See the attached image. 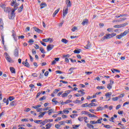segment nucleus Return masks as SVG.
<instances>
[{"mask_svg": "<svg viewBox=\"0 0 129 129\" xmlns=\"http://www.w3.org/2000/svg\"><path fill=\"white\" fill-rule=\"evenodd\" d=\"M5 58L8 61V62H10V63H14V60L12 59L10 55L8 54V53L5 52Z\"/></svg>", "mask_w": 129, "mask_h": 129, "instance_id": "obj_1", "label": "nucleus"}, {"mask_svg": "<svg viewBox=\"0 0 129 129\" xmlns=\"http://www.w3.org/2000/svg\"><path fill=\"white\" fill-rule=\"evenodd\" d=\"M127 23H125L122 24H120V25H116L115 26H114V28H115L116 29H118V28H123L124 27H125V26H127Z\"/></svg>", "mask_w": 129, "mask_h": 129, "instance_id": "obj_2", "label": "nucleus"}, {"mask_svg": "<svg viewBox=\"0 0 129 129\" xmlns=\"http://www.w3.org/2000/svg\"><path fill=\"white\" fill-rule=\"evenodd\" d=\"M16 14H15V10H13L11 13L9 14V18L10 20H14L15 19V16Z\"/></svg>", "mask_w": 129, "mask_h": 129, "instance_id": "obj_3", "label": "nucleus"}, {"mask_svg": "<svg viewBox=\"0 0 129 129\" xmlns=\"http://www.w3.org/2000/svg\"><path fill=\"white\" fill-rule=\"evenodd\" d=\"M105 96H106V101H109V100H110V97L111 96V92L107 93L106 94H105Z\"/></svg>", "mask_w": 129, "mask_h": 129, "instance_id": "obj_4", "label": "nucleus"}, {"mask_svg": "<svg viewBox=\"0 0 129 129\" xmlns=\"http://www.w3.org/2000/svg\"><path fill=\"white\" fill-rule=\"evenodd\" d=\"M1 39H2V44L4 45V48L5 51H8V49H7V47H6V45H5V38L4 37V36L3 34L1 35Z\"/></svg>", "mask_w": 129, "mask_h": 129, "instance_id": "obj_5", "label": "nucleus"}, {"mask_svg": "<svg viewBox=\"0 0 129 129\" xmlns=\"http://www.w3.org/2000/svg\"><path fill=\"white\" fill-rule=\"evenodd\" d=\"M71 92V91L68 90L65 92L63 94L61 95L62 97H67L68 96V94H69Z\"/></svg>", "mask_w": 129, "mask_h": 129, "instance_id": "obj_6", "label": "nucleus"}, {"mask_svg": "<svg viewBox=\"0 0 129 129\" xmlns=\"http://www.w3.org/2000/svg\"><path fill=\"white\" fill-rule=\"evenodd\" d=\"M68 7H67L65 10H63L62 14H63V18H65L66 17V15L68 14Z\"/></svg>", "mask_w": 129, "mask_h": 129, "instance_id": "obj_7", "label": "nucleus"}, {"mask_svg": "<svg viewBox=\"0 0 129 129\" xmlns=\"http://www.w3.org/2000/svg\"><path fill=\"white\" fill-rule=\"evenodd\" d=\"M66 4L67 5V8H70L72 6L70 0H66Z\"/></svg>", "mask_w": 129, "mask_h": 129, "instance_id": "obj_8", "label": "nucleus"}, {"mask_svg": "<svg viewBox=\"0 0 129 129\" xmlns=\"http://www.w3.org/2000/svg\"><path fill=\"white\" fill-rule=\"evenodd\" d=\"M111 38V37L110 36V34H106L105 36H104L101 39L102 41H104L105 39H110Z\"/></svg>", "mask_w": 129, "mask_h": 129, "instance_id": "obj_9", "label": "nucleus"}, {"mask_svg": "<svg viewBox=\"0 0 129 129\" xmlns=\"http://www.w3.org/2000/svg\"><path fill=\"white\" fill-rule=\"evenodd\" d=\"M53 48H54V45L49 44L46 48L47 51H51Z\"/></svg>", "mask_w": 129, "mask_h": 129, "instance_id": "obj_10", "label": "nucleus"}, {"mask_svg": "<svg viewBox=\"0 0 129 129\" xmlns=\"http://www.w3.org/2000/svg\"><path fill=\"white\" fill-rule=\"evenodd\" d=\"M14 55L15 57H19V50L18 48H16L14 51Z\"/></svg>", "mask_w": 129, "mask_h": 129, "instance_id": "obj_11", "label": "nucleus"}, {"mask_svg": "<svg viewBox=\"0 0 129 129\" xmlns=\"http://www.w3.org/2000/svg\"><path fill=\"white\" fill-rule=\"evenodd\" d=\"M46 113H47V111L40 112L39 115L38 116V117H39L40 118L43 117V116H44V115H45V114H46Z\"/></svg>", "mask_w": 129, "mask_h": 129, "instance_id": "obj_12", "label": "nucleus"}, {"mask_svg": "<svg viewBox=\"0 0 129 129\" xmlns=\"http://www.w3.org/2000/svg\"><path fill=\"white\" fill-rule=\"evenodd\" d=\"M60 58L59 57L55 58L54 60L51 61V65H55L57 62V61H59Z\"/></svg>", "mask_w": 129, "mask_h": 129, "instance_id": "obj_13", "label": "nucleus"}, {"mask_svg": "<svg viewBox=\"0 0 129 129\" xmlns=\"http://www.w3.org/2000/svg\"><path fill=\"white\" fill-rule=\"evenodd\" d=\"M34 30H35V32H37V33H42L43 31H42L41 30H40V29L36 27H33Z\"/></svg>", "mask_w": 129, "mask_h": 129, "instance_id": "obj_14", "label": "nucleus"}, {"mask_svg": "<svg viewBox=\"0 0 129 129\" xmlns=\"http://www.w3.org/2000/svg\"><path fill=\"white\" fill-rule=\"evenodd\" d=\"M87 24H88V19H84L82 23V25H83V26H85V25H87Z\"/></svg>", "mask_w": 129, "mask_h": 129, "instance_id": "obj_15", "label": "nucleus"}, {"mask_svg": "<svg viewBox=\"0 0 129 129\" xmlns=\"http://www.w3.org/2000/svg\"><path fill=\"white\" fill-rule=\"evenodd\" d=\"M84 91V89H81V90H78V92H79V93H81V96H83V95H84V94H85V92H83Z\"/></svg>", "mask_w": 129, "mask_h": 129, "instance_id": "obj_16", "label": "nucleus"}, {"mask_svg": "<svg viewBox=\"0 0 129 129\" xmlns=\"http://www.w3.org/2000/svg\"><path fill=\"white\" fill-rule=\"evenodd\" d=\"M47 122H48V119H45L42 122H40V124H41L40 126H42V125H45V124L47 123Z\"/></svg>", "mask_w": 129, "mask_h": 129, "instance_id": "obj_17", "label": "nucleus"}, {"mask_svg": "<svg viewBox=\"0 0 129 129\" xmlns=\"http://www.w3.org/2000/svg\"><path fill=\"white\" fill-rule=\"evenodd\" d=\"M128 30H125L124 32L121 33V34L122 35V37H124V36H126L127 34H128Z\"/></svg>", "mask_w": 129, "mask_h": 129, "instance_id": "obj_18", "label": "nucleus"}, {"mask_svg": "<svg viewBox=\"0 0 129 129\" xmlns=\"http://www.w3.org/2000/svg\"><path fill=\"white\" fill-rule=\"evenodd\" d=\"M4 12L6 13H10V12H11V9L9 7H5L4 9Z\"/></svg>", "mask_w": 129, "mask_h": 129, "instance_id": "obj_19", "label": "nucleus"}, {"mask_svg": "<svg viewBox=\"0 0 129 129\" xmlns=\"http://www.w3.org/2000/svg\"><path fill=\"white\" fill-rule=\"evenodd\" d=\"M59 11H60V9H57L56 11H54V12L53 13L52 16L53 17H55V16H56V15L57 14H58V13H59Z\"/></svg>", "mask_w": 129, "mask_h": 129, "instance_id": "obj_20", "label": "nucleus"}, {"mask_svg": "<svg viewBox=\"0 0 129 129\" xmlns=\"http://www.w3.org/2000/svg\"><path fill=\"white\" fill-rule=\"evenodd\" d=\"M87 107H91L92 106H96V104L94 103H91L89 104L87 106Z\"/></svg>", "mask_w": 129, "mask_h": 129, "instance_id": "obj_21", "label": "nucleus"}, {"mask_svg": "<svg viewBox=\"0 0 129 129\" xmlns=\"http://www.w3.org/2000/svg\"><path fill=\"white\" fill-rule=\"evenodd\" d=\"M91 47V44H90V42L89 41H88V44L85 47L86 49H90V47Z\"/></svg>", "mask_w": 129, "mask_h": 129, "instance_id": "obj_22", "label": "nucleus"}, {"mask_svg": "<svg viewBox=\"0 0 129 129\" xmlns=\"http://www.w3.org/2000/svg\"><path fill=\"white\" fill-rule=\"evenodd\" d=\"M126 20V18H120L119 20H117L116 21V23H119V22H122V21H125Z\"/></svg>", "mask_w": 129, "mask_h": 129, "instance_id": "obj_23", "label": "nucleus"}, {"mask_svg": "<svg viewBox=\"0 0 129 129\" xmlns=\"http://www.w3.org/2000/svg\"><path fill=\"white\" fill-rule=\"evenodd\" d=\"M10 71L12 73H16V70L13 67H10Z\"/></svg>", "mask_w": 129, "mask_h": 129, "instance_id": "obj_24", "label": "nucleus"}, {"mask_svg": "<svg viewBox=\"0 0 129 129\" xmlns=\"http://www.w3.org/2000/svg\"><path fill=\"white\" fill-rule=\"evenodd\" d=\"M45 7H47V5L45 3H41L40 5V9H43Z\"/></svg>", "mask_w": 129, "mask_h": 129, "instance_id": "obj_25", "label": "nucleus"}, {"mask_svg": "<svg viewBox=\"0 0 129 129\" xmlns=\"http://www.w3.org/2000/svg\"><path fill=\"white\" fill-rule=\"evenodd\" d=\"M61 42L64 44H67V43H68V40L65 38H62L61 39Z\"/></svg>", "mask_w": 129, "mask_h": 129, "instance_id": "obj_26", "label": "nucleus"}, {"mask_svg": "<svg viewBox=\"0 0 129 129\" xmlns=\"http://www.w3.org/2000/svg\"><path fill=\"white\" fill-rule=\"evenodd\" d=\"M74 69H75V68H71L69 69V71H70L69 74H72V73H73V71L74 70Z\"/></svg>", "mask_w": 129, "mask_h": 129, "instance_id": "obj_27", "label": "nucleus"}, {"mask_svg": "<svg viewBox=\"0 0 129 129\" xmlns=\"http://www.w3.org/2000/svg\"><path fill=\"white\" fill-rule=\"evenodd\" d=\"M19 6V4H17L16 3V4L14 5V9L13 10V11H15L16 12V10H18V6Z\"/></svg>", "mask_w": 129, "mask_h": 129, "instance_id": "obj_28", "label": "nucleus"}, {"mask_svg": "<svg viewBox=\"0 0 129 129\" xmlns=\"http://www.w3.org/2000/svg\"><path fill=\"white\" fill-rule=\"evenodd\" d=\"M3 101L5 103H6V105H8L9 104V99L4 98Z\"/></svg>", "mask_w": 129, "mask_h": 129, "instance_id": "obj_29", "label": "nucleus"}, {"mask_svg": "<svg viewBox=\"0 0 129 129\" xmlns=\"http://www.w3.org/2000/svg\"><path fill=\"white\" fill-rule=\"evenodd\" d=\"M87 126H88V127H89V128H94V126H93V125H91L89 123H88L87 124Z\"/></svg>", "mask_w": 129, "mask_h": 129, "instance_id": "obj_30", "label": "nucleus"}, {"mask_svg": "<svg viewBox=\"0 0 129 129\" xmlns=\"http://www.w3.org/2000/svg\"><path fill=\"white\" fill-rule=\"evenodd\" d=\"M41 106H42V105H37L36 106H33L32 107V108H35V109H37L39 108V107H41Z\"/></svg>", "mask_w": 129, "mask_h": 129, "instance_id": "obj_31", "label": "nucleus"}, {"mask_svg": "<svg viewBox=\"0 0 129 129\" xmlns=\"http://www.w3.org/2000/svg\"><path fill=\"white\" fill-rule=\"evenodd\" d=\"M17 1L16 0H12V2H11V6L12 7H14V6H15L16 5V3Z\"/></svg>", "mask_w": 129, "mask_h": 129, "instance_id": "obj_32", "label": "nucleus"}, {"mask_svg": "<svg viewBox=\"0 0 129 129\" xmlns=\"http://www.w3.org/2000/svg\"><path fill=\"white\" fill-rule=\"evenodd\" d=\"M40 50L41 51V53H42V54H45L46 53V51H45V50L43 47H40Z\"/></svg>", "mask_w": 129, "mask_h": 129, "instance_id": "obj_33", "label": "nucleus"}, {"mask_svg": "<svg viewBox=\"0 0 129 129\" xmlns=\"http://www.w3.org/2000/svg\"><path fill=\"white\" fill-rule=\"evenodd\" d=\"M78 119L79 121H83L84 120V117H79Z\"/></svg>", "mask_w": 129, "mask_h": 129, "instance_id": "obj_34", "label": "nucleus"}, {"mask_svg": "<svg viewBox=\"0 0 129 129\" xmlns=\"http://www.w3.org/2000/svg\"><path fill=\"white\" fill-rule=\"evenodd\" d=\"M107 88H108V89L109 90L111 89V88H112V86L111 85V84H108L107 86Z\"/></svg>", "mask_w": 129, "mask_h": 129, "instance_id": "obj_35", "label": "nucleus"}, {"mask_svg": "<svg viewBox=\"0 0 129 129\" xmlns=\"http://www.w3.org/2000/svg\"><path fill=\"white\" fill-rule=\"evenodd\" d=\"M118 99H119L118 97H115L112 98V100H113V101H116L117 100H118Z\"/></svg>", "mask_w": 129, "mask_h": 129, "instance_id": "obj_36", "label": "nucleus"}, {"mask_svg": "<svg viewBox=\"0 0 129 129\" xmlns=\"http://www.w3.org/2000/svg\"><path fill=\"white\" fill-rule=\"evenodd\" d=\"M48 114L50 115L52 113V112H54V109H51L48 111Z\"/></svg>", "mask_w": 129, "mask_h": 129, "instance_id": "obj_37", "label": "nucleus"}, {"mask_svg": "<svg viewBox=\"0 0 129 129\" xmlns=\"http://www.w3.org/2000/svg\"><path fill=\"white\" fill-rule=\"evenodd\" d=\"M122 35H121V33L119 35H118L116 36V39H121L122 38Z\"/></svg>", "mask_w": 129, "mask_h": 129, "instance_id": "obj_38", "label": "nucleus"}, {"mask_svg": "<svg viewBox=\"0 0 129 129\" xmlns=\"http://www.w3.org/2000/svg\"><path fill=\"white\" fill-rule=\"evenodd\" d=\"M71 102H72V100H66V101H65L64 102V103H65V104H67L70 103Z\"/></svg>", "mask_w": 129, "mask_h": 129, "instance_id": "obj_39", "label": "nucleus"}, {"mask_svg": "<svg viewBox=\"0 0 129 129\" xmlns=\"http://www.w3.org/2000/svg\"><path fill=\"white\" fill-rule=\"evenodd\" d=\"M77 30H78V28L77 27H76V26H74L72 29V31L73 32H75V31H77Z\"/></svg>", "mask_w": 129, "mask_h": 129, "instance_id": "obj_40", "label": "nucleus"}, {"mask_svg": "<svg viewBox=\"0 0 129 129\" xmlns=\"http://www.w3.org/2000/svg\"><path fill=\"white\" fill-rule=\"evenodd\" d=\"M89 112H87L86 111H82V114H89Z\"/></svg>", "mask_w": 129, "mask_h": 129, "instance_id": "obj_41", "label": "nucleus"}, {"mask_svg": "<svg viewBox=\"0 0 129 129\" xmlns=\"http://www.w3.org/2000/svg\"><path fill=\"white\" fill-rule=\"evenodd\" d=\"M103 110V107H98L97 108V111H99V110Z\"/></svg>", "mask_w": 129, "mask_h": 129, "instance_id": "obj_42", "label": "nucleus"}, {"mask_svg": "<svg viewBox=\"0 0 129 129\" xmlns=\"http://www.w3.org/2000/svg\"><path fill=\"white\" fill-rule=\"evenodd\" d=\"M8 99L9 100H10V101H12V100H14V99H15V97L13 96H10L9 97Z\"/></svg>", "mask_w": 129, "mask_h": 129, "instance_id": "obj_43", "label": "nucleus"}, {"mask_svg": "<svg viewBox=\"0 0 129 129\" xmlns=\"http://www.w3.org/2000/svg\"><path fill=\"white\" fill-rule=\"evenodd\" d=\"M77 114H72L70 115V117L72 118H75V116H77Z\"/></svg>", "mask_w": 129, "mask_h": 129, "instance_id": "obj_44", "label": "nucleus"}, {"mask_svg": "<svg viewBox=\"0 0 129 129\" xmlns=\"http://www.w3.org/2000/svg\"><path fill=\"white\" fill-rule=\"evenodd\" d=\"M4 25V21H3L2 19H0V25L1 27H3V25Z\"/></svg>", "mask_w": 129, "mask_h": 129, "instance_id": "obj_45", "label": "nucleus"}, {"mask_svg": "<svg viewBox=\"0 0 129 129\" xmlns=\"http://www.w3.org/2000/svg\"><path fill=\"white\" fill-rule=\"evenodd\" d=\"M104 86H98L97 87V89H104Z\"/></svg>", "mask_w": 129, "mask_h": 129, "instance_id": "obj_46", "label": "nucleus"}, {"mask_svg": "<svg viewBox=\"0 0 129 129\" xmlns=\"http://www.w3.org/2000/svg\"><path fill=\"white\" fill-rule=\"evenodd\" d=\"M45 99H46V97L43 96L42 97L39 98V101H42V100H45Z\"/></svg>", "mask_w": 129, "mask_h": 129, "instance_id": "obj_47", "label": "nucleus"}, {"mask_svg": "<svg viewBox=\"0 0 129 129\" xmlns=\"http://www.w3.org/2000/svg\"><path fill=\"white\" fill-rule=\"evenodd\" d=\"M34 122H35V123H40V122H41V121H42V120H35L34 121Z\"/></svg>", "mask_w": 129, "mask_h": 129, "instance_id": "obj_48", "label": "nucleus"}, {"mask_svg": "<svg viewBox=\"0 0 129 129\" xmlns=\"http://www.w3.org/2000/svg\"><path fill=\"white\" fill-rule=\"evenodd\" d=\"M90 123H91V124H95L96 123V121L95 120H91L90 121Z\"/></svg>", "mask_w": 129, "mask_h": 129, "instance_id": "obj_49", "label": "nucleus"}, {"mask_svg": "<svg viewBox=\"0 0 129 129\" xmlns=\"http://www.w3.org/2000/svg\"><path fill=\"white\" fill-rule=\"evenodd\" d=\"M87 105H88V103H87L83 104L82 105V107H87Z\"/></svg>", "mask_w": 129, "mask_h": 129, "instance_id": "obj_50", "label": "nucleus"}, {"mask_svg": "<svg viewBox=\"0 0 129 129\" xmlns=\"http://www.w3.org/2000/svg\"><path fill=\"white\" fill-rule=\"evenodd\" d=\"M52 102H54L55 104H57V103H58V101H56V99L53 98L52 100Z\"/></svg>", "mask_w": 129, "mask_h": 129, "instance_id": "obj_51", "label": "nucleus"}, {"mask_svg": "<svg viewBox=\"0 0 129 129\" xmlns=\"http://www.w3.org/2000/svg\"><path fill=\"white\" fill-rule=\"evenodd\" d=\"M28 43H30V45H33V43H34V40L33 39H30L28 41Z\"/></svg>", "mask_w": 129, "mask_h": 129, "instance_id": "obj_52", "label": "nucleus"}, {"mask_svg": "<svg viewBox=\"0 0 129 129\" xmlns=\"http://www.w3.org/2000/svg\"><path fill=\"white\" fill-rule=\"evenodd\" d=\"M37 112H41L42 111V108H38L36 109Z\"/></svg>", "mask_w": 129, "mask_h": 129, "instance_id": "obj_53", "label": "nucleus"}, {"mask_svg": "<svg viewBox=\"0 0 129 129\" xmlns=\"http://www.w3.org/2000/svg\"><path fill=\"white\" fill-rule=\"evenodd\" d=\"M42 41H43V42H45V43H48V42H49V40H48V38L43 39Z\"/></svg>", "mask_w": 129, "mask_h": 129, "instance_id": "obj_54", "label": "nucleus"}, {"mask_svg": "<svg viewBox=\"0 0 129 129\" xmlns=\"http://www.w3.org/2000/svg\"><path fill=\"white\" fill-rule=\"evenodd\" d=\"M24 66H26V67H30V64L28 62H25V64Z\"/></svg>", "mask_w": 129, "mask_h": 129, "instance_id": "obj_55", "label": "nucleus"}, {"mask_svg": "<svg viewBox=\"0 0 129 129\" xmlns=\"http://www.w3.org/2000/svg\"><path fill=\"white\" fill-rule=\"evenodd\" d=\"M48 42L49 41L50 43H53V38H48Z\"/></svg>", "mask_w": 129, "mask_h": 129, "instance_id": "obj_56", "label": "nucleus"}, {"mask_svg": "<svg viewBox=\"0 0 129 129\" xmlns=\"http://www.w3.org/2000/svg\"><path fill=\"white\" fill-rule=\"evenodd\" d=\"M110 35L111 36V38H113V37H115V36H116V33H112Z\"/></svg>", "mask_w": 129, "mask_h": 129, "instance_id": "obj_57", "label": "nucleus"}, {"mask_svg": "<svg viewBox=\"0 0 129 129\" xmlns=\"http://www.w3.org/2000/svg\"><path fill=\"white\" fill-rule=\"evenodd\" d=\"M74 52L76 54H79V53H80V51L78 50H75L74 51Z\"/></svg>", "mask_w": 129, "mask_h": 129, "instance_id": "obj_58", "label": "nucleus"}, {"mask_svg": "<svg viewBox=\"0 0 129 129\" xmlns=\"http://www.w3.org/2000/svg\"><path fill=\"white\" fill-rule=\"evenodd\" d=\"M32 76H33V77H38V74L36 73H33L32 74Z\"/></svg>", "mask_w": 129, "mask_h": 129, "instance_id": "obj_59", "label": "nucleus"}, {"mask_svg": "<svg viewBox=\"0 0 129 129\" xmlns=\"http://www.w3.org/2000/svg\"><path fill=\"white\" fill-rule=\"evenodd\" d=\"M104 127L106 128H110V125H104Z\"/></svg>", "mask_w": 129, "mask_h": 129, "instance_id": "obj_60", "label": "nucleus"}, {"mask_svg": "<svg viewBox=\"0 0 129 129\" xmlns=\"http://www.w3.org/2000/svg\"><path fill=\"white\" fill-rule=\"evenodd\" d=\"M85 74H87V75H90V74H92V72H86Z\"/></svg>", "mask_w": 129, "mask_h": 129, "instance_id": "obj_61", "label": "nucleus"}, {"mask_svg": "<svg viewBox=\"0 0 129 129\" xmlns=\"http://www.w3.org/2000/svg\"><path fill=\"white\" fill-rule=\"evenodd\" d=\"M61 117H58L57 118H56L54 121H58V120H61Z\"/></svg>", "mask_w": 129, "mask_h": 129, "instance_id": "obj_62", "label": "nucleus"}, {"mask_svg": "<svg viewBox=\"0 0 129 129\" xmlns=\"http://www.w3.org/2000/svg\"><path fill=\"white\" fill-rule=\"evenodd\" d=\"M81 102V101L79 100H76L75 101H74V102L75 103H80V102Z\"/></svg>", "mask_w": 129, "mask_h": 129, "instance_id": "obj_63", "label": "nucleus"}, {"mask_svg": "<svg viewBox=\"0 0 129 129\" xmlns=\"http://www.w3.org/2000/svg\"><path fill=\"white\" fill-rule=\"evenodd\" d=\"M124 96V94H121L118 97H119V99L121 97H123Z\"/></svg>", "mask_w": 129, "mask_h": 129, "instance_id": "obj_64", "label": "nucleus"}]
</instances>
